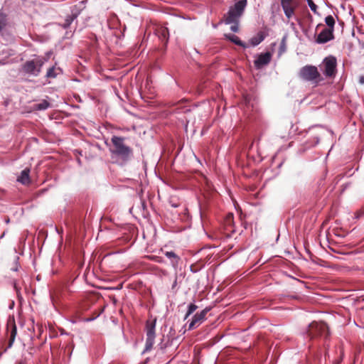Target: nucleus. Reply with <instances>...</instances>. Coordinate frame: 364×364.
I'll return each instance as SVG.
<instances>
[{
  "instance_id": "1",
  "label": "nucleus",
  "mask_w": 364,
  "mask_h": 364,
  "mask_svg": "<svg viewBox=\"0 0 364 364\" xmlns=\"http://www.w3.org/2000/svg\"><path fill=\"white\" fill-rule=\"evenodd\" d=\"M124 141V137L113 136L111 139L112 147L109 149L112 158L121 166L125 165L133 156L132 149L127 146Z\"/></svg>"
},
{
  "instance_id": "2",
  "label": "nucleus",
  "mask_w": 364,
  "mask_h": 364,
  "mask_svg": "<svg viewBox=\"0 0 364 364\" xmlns=\"http://www.w3.org/2000/svg\"><path fill=\"white\" fill-rule=\"evenodd\" d=\"M247 4V0H235L234 5L231 6L224 15V20L221 21L220 23L224 22L226 25L232 24L230 26L231 31L238 32L240 18L242 16Z\"/></svg>"
},
{
  "instance_id": "3",
  "label": "nucleus",
  "mask_w": 364,
  "mask_h": 364,
  "mask_svg": "<svg viewBox=\"0 0 364 364\" xmlns=\"http://www.w3.org/2000/svg\"><path fill=\"white\" fill-rule=\"evenodd\" d=\"M46 62V58L37 56L23 63L21 65V71L28 76L38 77L41 73L42 67Z\"/></svg>"
},
{
  "instance_id": "4",
  "label": "nucleus",
  "mask_w": 364,
  "mask_h": 364,
  "mask_svg": "<svg viewBox=\"0 0 364 364\" xmlns=\"http://www.w3.org/2000/svg\"><path fill=\"white\" fill-rule=\"evenodd\" d=\"M156 317H151L146 321L145 330H146V342L145 348L141 352V355L150 351L155 343L156 338Z\"/></svg>"
},
{
  "instance_id": "5",
  "label": "nucleus",
  "mask_w": 364,
  "mask_h": 364,
  "mask_svg": "<svg viewBox=\"0 0 364 364\" xmlns=\"http://www.w3.org/2000/svg\"><path fill=\"white\" fill-rule=\"evenodd\" d=\"M306 334L310 338L318 337L327 338L329 336L328 326L325 322L313 321L309 324Z\"/></svg>"
},
{
  "instance_id": "6",
  "label": "nucleus",
  "mask_w": 364,
  "mask_h": 364,
  "mask_svg": "<svg viewBox=\"0 0 364 364\" xmlns=\"http://www.w3.org/2000/svg\"><path fill=\"white\" fill-rule=\"evenodd\" d=\"M323 71L326 77H333L336 73L337 60L333 55H328L323 60Z\"/></svg>"
},
{
  "instance_id": "7",
  "label": "nucleus",
  "mask_w": 364,
  "mask_h": 364,
  "mask_svg": "<svg viewBox=\"0 0 364 364\" xmlns=\"http://www.w3.org/2000/svg\"><path fill=\"white\" fill-rule=\"evenodd\" d=\"M299 76L306 81H313L320 77V74L316 66L305 65L300 69Z\"/></svg>"
},
{
  "instance_id": "8",
  "label": "nucleus",
  "mask_w": 364,
  "mask_h": 364,
  "mask_svg": "<svg viewBox=\"0 0 364 364\" xmlns=\"http://www.w3.org/2000/svg\"><path fill=\"white\" fill-rule=\"evenodd\" d=\"M211 309V306H206L202 311L195 314L188 324V330L195 329L202 324L206 320V315Z\"/></svg>"
},
{
  "instance_id": "9",
  "label": "nucleus",
  "mask_w": 364,
  "mask_h": 364,
  "mask_svg": "<svg viewBox=\"0 0 364 364\" xmlns=\"http://www.w3.org/2000/svg\"><path fill=\"white\" fill-rule=\"evenodd\" d=\"M272 55L270 52L262 53L258 55L257 59L254 60V65L256 69L262 68L264 65H268L272 60Z\"/></svg>"
},
{
  "instance_id": "10",
  "label": "nucleus",
  "mask_w": 364,
  "mask_h": 364,
  "mask_svg": "<svg viewBox=\"0 0 364 364\" xmlns=\"http://www.w3.org/2000/svg\"><path fill=\"white\" fill-rule=\"evenodd\" d=\"M333 31L328 28L323 29L317 36L315 42L318 44H324L334 39Z\"/></svg>"
},
{
  "instance_id": "11",
  "label": "nucleus",
  "mask_w": 364,
  "mask_h": 364,
  "mask_svg": "<svg viewBox=\"0 0 364 364\" xmlns=\"http://www.w3.org/2000/svg\"><path fill=\"white\" fill-rule=\"evenodd\" d=\"M281 6L287 18H291L294 14L296 6H294V0H280Z\"/></svg>"
},
{
  "instance_id": "12",
  "label": "nucleus",
  "mask_w": 364,
  "mask_h": 364,
  "mask_svg": "<svg viewBox=\"0 0 364 364\" xmlns=\"http://www.w3.org/2000/svg\"><path fill=\"white\" fill-rule=\"evenodd\" d=\"M7 333L9 337L7 348H11L17 335V327L14 320L9 321L6 326Z\"/></svg>"
},
{
  "instance_id": "13",
  "label": "nucleus",
  "mask_w": 364,
  "mask_h": 364,
  "mask_svg": "<svg viewBox=\"0 0 364 364\" xmlns=\"http://www.w3.org/2000/svg\"><path fill=\"white\" fill-rule=\"evenodd\" d=\"M80 14V9L77 7V6H74L71 8V14L68 15L65 19V22L62 25L63 28L67 29L70 27L71 23L73 22L75 19L77 18L79 14Z\"/></svg>"
},
{
  "instance_id": "14",
  "label": "nucleus",
  "mask_w": 364,
  "mask_h": 364,
  "mask_svg": "<svg viewBox=\"0 0 364 364\" xmlns=\"http://www.w3.org/2000/svg\"><path fill=\"white\" fill-rule=\"evenodd\" d=\"M164 255L170 259L172 267L175 269H178L181 257L173 251H166Z\"/></svg>"
},
{
  "instance_id": "15",
  "label": "nucleus",
  "mask_w": 364,
  "mask_h": 364,
  "mask_svg": "<svg viewBox=\"0 0 364 364\" xmlns=\"http://www.w3.org/2000/svg\"><path fill=\"white\" fill-rule=\"evenodd\" d=\"M267 36V33H264V31H259L257 35L254 36L250 39L249 42L252 46H257L265 39Z\"/></svg>"
},
{
  "instance_id": "16",
  "label": "nucleus",
  "mask_w": 364,
  "mask_h": 364,
  "mask_svg": "<svg viewBox=\"0 0 364 364\" xmlns=\"http://www.w3.org/2000/svg\"><path fill=\"white\" fill-rule=\"evenodd\" d=\"M224 36L225 39L230 41V42L235 43L237 46H239L243 48H248V46L245 42L241 41L240 38L238 36H235V34L225 33Z\"/></svg>"
},
{
  "instance_id": "17",
  "label": "nucleus",
  "mask_w": 364,
  "mask_h": 364,
  "mask_svg": "<svg viewBox=\"0 0 364 364\" xmlns=\"http://www.w3.org/2000/svg\"><path fill=\"white\" fill-rule=\"evenodd\" d=\"M30 169L28 168L21 171L20 176L17 178V181L23 185H27L30 183Z\"/></svg>"
},
{
  "instance_id": "18",
  "label": "nucleus",
  "mask_w": 364,
  "mask_h": 364,
  "mask_svg": "<svg viewBox=\"0 0 364 364\" xmlns=\"http://www.w3.org/2000/svg\"><path fill=\"white\" fill-rule=\"evenodd\" d=\"M60 74H63V70L60 68L52 66L47 70L46 77L48 78H55Z\"/></svg>"
},
{
  "instance_id": "19",
  "label": "nucleus",
  "mask_w": 364,
  "mask_h": 364,
  "mask_svg": "<svg viewBox=\"0 0 364 364\" xmlns=\"http://www.w3.org/2000/svg\"><path fill=\"white\" fill-rule=\"evenodd\" d=\"M173 339L174 338H168L167 341H165V337L163 336L160 343L158 344L159 348L164 352L168 346L172 345Z\"/></svg>"
},
{
  "instance_id": "20",
  "label": "nucleus",
  "mask_w": 364,
  "mask_h": 364,
  "mask_svg": "<svg viewBox=\"0 0 364 364\" xmlns=\"http://www.w3.org/2000/svg\"><path fill=\"white\" fill-rule=\"evenodd\" d=\"M306 364H321V355L320 353H314L311 357L309 358Z\"/></svg>"
},
{
  "instance_id": "21",
  "label": "nucleus",
  "mask_w": 364,
  "mask_h": 364,
  "mask_svg": "<svg viewBox=\"0 0 364 364\" xmlns=\"http://www.w3.org/2000/svg\"><path fill=\"white\" fill-rule=\"evenodd\" d=\"M159 37L161 41H165V43H167L169 38L168 29L167 28H161L159 31Z\"/></svg>"
},
{
  "instance_id": "22",
  "label": "nucleus",
  "mask_w": 364,
  "mask_h": 364,
  "mask_svg": "<svg viewBox=\"0 0 364 364\" xmlns=\"http://www.w3.org/2000/svg\"><path fill=\"white\" fill-rule=\"evenodd\" d=\"M320 139L318 136H314L312 139L308 140L304 144L305 149L314 147L319 143Z\"/></svg>"
},
{
  "instance_id": "23",
  "label": "nucleus",
  "mask_w": 364,
  "mask_h": 364,
  "mask_svg": "<svg viewBox=\"0 0 364 364\" xmlns=\"http://www.w3.org/2000/svg\"><path fill=\"white\" fill-rule=\"evenodd\" d=\"M50 106V104L46 100H42L41 102L34 105L35 109L38 111H43L47 109Z\"/></svg>"
},
{
  "instance_id": "24",
  "label": "nucleus",
  "mask_w": 364,
  "mask_h": 364,
  "mask_svg": "<svg viewBox=\"0 0 364 364\" xmlns=\"http://www.w3.org/2000/svg\"><path fill=\"white\" fill-rule=\"evenodd\" d=\"M324 21H325L326 24L328 26L327 28L334 31V26H335L336 21H335L333 16L331 15H328V16H326Z\"/></svg>"
},
{
  "instance_id": "25",
  "label": "nucleus",
  "mask_w": 364,
  "mask_h": 364,
  "mask_svg": "<svg viewBox=\"0 0 364 364\" xmlns=\"http://www.w3.org/2000/svg\"><path fill=\"white\" fill-rule=\"evenodd\" d=\"M7 16L0 12V33L5 28L7 25Z\"/></svg>"
},
{
  "instance_id": "26",
  "label": "nucleus",
  "mask_w": 364,
  "mask_h": 364,
  "mask_svg": "<svg viewBox=\"0 0 364 364\" xmlns=\"http://www.w3.org/2000/svg\"><path fill=\"white\" fill-rule=\"evenodd\" d=\"M286 42H287V36H284L282 38L281 43H280V46H279V50H278L279 55H281L286 51V50H287Z\"/></svg>"
},
{
  "instance_id": "27",
  "label": "nucleus",
  "mask_w": 364,
  "mask_h": 364,
  "mask_svg": "<svg viewBox=\"0 0 364 364\" xmlns=\"http://www.w3.org/2000/svg\"><path fill=\"white\" fill-rule=\"evenodd\" d=\"M309 8L311 9V10L315 14H317V15H319V14L318 13L317 11V6L316 4H315L314 3V1L311 0V1H309V2L307 3Z\"/></svg>"
},
{
  "instance_id": "28",
  "label": "nucleus",
  "mask_w": 364,
  "mask_h": 364,
  "mask_svg": "<svg viewBox=\"0 0 364 364\" xmlns=\"http://www.w3.org/2000/svg\"><path fill=\"white\" fill-rule=\"evenodd\" d=\"M198 309V306L194 303H191L188 305V314H192L196 309Z\"/></svg>"
},
{
  "instance_id": "29",
  "label": "nucleus",
  "mask_w": 364,
  "mask_h": 364,
  "mask_svg": "<svg viewBox=\"0 0 364 364\" xmlns=\"http://www.w3.org/2000/svg\"><path fill=\"white\" fill-rule=\"evenodd\" d=\"M73 346H72V345H70V346H68L65 348V353H66V352H67V350H69V352L68 353L69 357H70V356H71V355H72V353H73Z\"/></svg>"
},
{
  "instance_id": "30",
  "label": "nucleus",
  "mask_w": 364,
  "mask_h": 364,
  "mask_svg": "<svg viewBox=\"0 0 364 364\" xmlns=\"http://www.w3.org/2000/svg\"><path fill=\"white\" fill-rule=\"evenodd\" d=\"M364 216V209L360 210L359 212L356 214V218H360L361 217Z\"/></svg>"
},
{
  "instance_id": "31",
  "label": "nucleus",
  "mask_w": 364,
  "mask_h": 364,
  "mask_svg": "<svg viewBox=\"0 0 364 364\" xmlns=\"http://www.w3.org/2000/svg\"><path fill=\"white\" fill-rule=\"evenodd\" d=\"M98 316H95V317H89V318H84V321L85 322H91L92 321H94L95 319H96V318Z\"/></svg>"
},
{
  "instance_id": "32",
  "label": "nucleus",
  "mask_w": 364,
  "mask_h": 364,
  "mask_svg": "<svg viewBox=\"0 0 364 364\" xmlns=\"http://www.w3.org/2000/svg\"><path fill=\"white\" fill-rule=\"evenodd\" d=\"M174 333H175V330L173 328H171L170 331H169L170 336H168V338H170V337L173 338L172 336H173Z\"/></svg>"
},
{
  "instance_id": "33",
  "label": "nucleus",
  "mask_w": 364,
  "mask_h": 364,
  "mask_svg": "<svg viewBox=\"0 0 364 364\" xmlns=\"http://www.w3.org/2000/svg\"><path fill=\"white\" fill-rule=\"evenodd\" d=\"M359 83L361 84V85L364 84V76L363 75L360 76V77H359Z\"/></svg>"
},
{
  "instance_id": "34",
  "label": "nucleus",
  "mask_w": 364,
  "mask_h": 364,
  "mask_svg": "<svg viewBox=\"0 0 364 364\" xmlns=\"http://www.w3.org/2000/svg\"><path fill=\"white\" fill-rule=\"evenodd\" d=\"M190 269L193 273H197L199 271L198 269H194L192 266L190 267Z\"/></svg>"
},
{
  "instance_id": "35",
  "label": "nucleus",
  "mask_w": 364,
  "mask_h": 364,
  "mask_svg": "<svg viewBox=\"0 0 364 364\" xmlns=\"http://www.w3.org/2000/svg\"><path fill=\"white\" fill-rule=\"evenodd\" d=\"M55 230H56V232H57L59 235L63 234V228H61V229L60 230V229H58V228H55Z\"/></svg>"
},
{
  "instance_id": "36",
  "label": "nucleus",
  "mask_w": 364,
  "mask_h": 364,
  "mask_svg": "<svg viewBox=\"0 0 364 364\" xmlns=\"http://www.w3.org/2000/svg\"><path fill=\"white\" fill-rule=\"evenodd\" d=\"M150 360L149 358H146L143 362H141L140 364H147Z\"/></svg>"
},
{
  "instance_id": "37",
  "label": "nucleus",
  "mask_w": 364,
  "mask_h": 364,
  "mask_svg": "<svg viewBox=\"0 0 364 364\" xmlns=\"http://www.w3.org/2000/svg\"><path fill=\"white\" fill-rule=\"evenodd\" d=\"M191 314H188V311H186L185 316H184V318L183 319L184 320H186Z\"/></svg>"
},
{
  "instance_id": "38",
  "label": "nucleus",
  "mask_w": 364,
  "mask_h": 364,
  "mask_svg": "<svg viewBox=\"0 0 364 364\" xmlns=\"http://www.w3.org/2000/svg\"><path fill=\"white\" fill-rule=\"evenodd\" d=\"M171 206L173 208H177L178 206V205L176 204V203H171Z\"/></svg>"
},
{
  "instance_id": "39",
  "label": "nucleus",
  "mask_w": 364,
  "mask_h": 364,
  "mask_svg": "<svg viewBox=\"0 0 364 364\" xmlns=\"http://www.w3.org/2000/svg\"><path fill=\"white\" fill-rule=\"evenodd\" d=\"M156 261H157L158 262H159V263L163 262V259H158V260H156Z\"/></svg>"
},
{
  "instance_id": "40",
  "label": "nucleus",
  "mask_w": 364,
  "mask_h": 364,
  "mask_svg": "<svg viewBox=\"0 0 364 364\" xmlns=\"http://www.w3.org/2000/svg\"><path fill=\"white\" fill-rule=\"evenodd\" d=\"M213 28H217V25L213 24Z\"/></svg>"
},
{
  "instance_id": "41",
  "label": "nucleus",
  "mask_w": 364,
  "mask_h": 364,
  "mask_svg": "<svg viewBox=\"0 0 364 364\" xmlns=\"http://www.w3.org/2000/svg\"><path fill=\"white\" fill-rule=\"evenodd\" d=\"M17 268L16 267H14V269H13L14 271H17Z\"/></svg>"
},
{
  "instance_id": "42",
  "label": "nucleus",
  "mask_w": 364,
  "mask_h": 364,
  "mask_svg": "<svg viewBox=\"0 0 364 364\" xmlns=\"http://www.w3.org/2000/svg\"><path fill=\"white\" fill-rule=\"evenodd\" d=\"M321 24H318L316 28L319 27Z\"/></svg>"
}]
</instances>
